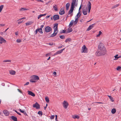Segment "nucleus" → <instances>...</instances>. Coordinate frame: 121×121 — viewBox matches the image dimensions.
<instances>
[{"mask_svg": "<svg viewBox=\"0 0 121 121\" xmlns=\"http://www.w3.org/2000/svg\"><path fill=\"white\" fill-rule=\"evenodd\" d=\"M78 0H72V2L71 5L70 10L69 11L68 15L71 14V16L73 15L74 8L75 6H77L78 4Z\"/></svg>", "mask_w": 121, "mask_h": 121, "instance_id": "obj_1", "label": "nucleus"}, {"mask_svg": "<svg viewBox=\"0 0 121 121\" xmlns=\"http://www.w3.org/2000/svg\"><path fill=\"white\" fill-rule=\"evenodd\" d=\"M80 13L78 12L75 17V20L74 22L75 24L77 23L78 20V18H79L81 16V14H80Z\"/></svg>", "mask_w": 121, "mask_h": 121, "instance_id": "obj_2", "label": "nucleus"}, {"mask_svg": "<svg viewBox=\"0 0 121 121\" xmlns=\"http://www.w3.org/2000/svg\"><path fill=\"white\" fill-rule=\"evenodd\" d=\"M81 52L82 53H86L87 52V49L85 46L83 45L82 48Z\"/></svg>", "mask_w": 121, "mask_h": 121, "instance_id": "obj_3", "label": "nucleus"}, {"mask_svg": "<svg viewBox=\"0 0 121 121\" xmlns=\"http://www.w3.org/2000/svg\"><path fill=\"white\" fill-rule=\"evenodd\" d=\"M99 51L101 52L103 55H105L106 53V51L105 47H103L102 49L100 50Z\"/></svg>", "mask_w": 121, "mask_h": 121, "instance_id": "obj_4", "label": "nucleus"}, {"mask_svg": "<svg viewBox=\"0 0 121 121\" xmlns=\"http://www.w3.org/2000/svg\"><path fill=\"white\" fill-rule=\"evenodd\" d=\"M63 106L64 108H67L68 105V104L67 101H64L63 102Z\"/></svg>", "mask_w": 121, "mask_h": 121, "instance_id": "obj_5", "label": "nucleus"}, {"mask_svg": "<svg viewBox=\"0 0 121 121\" xmlns=\"http://www.w3.org/2000/svg\"><path fill=\"white\" fill-rule=\"evenodd\" d=\"M45 31L46 32H50L52 30V29L49 26H47L45 28Z\"/></svg>", "mask_w": 121, "mask_h": 121, "instance_id": "obj_6", "label": "nucleus"}, {"mask_svg": "<svg viewBox=\"0 0 121 121\" xmlns=\"http://www.w3.org/2000/svg\"><path fill=\"white\" fill-rule=\"evenodd\" d=\"M91 3L90 1H89L87 5L88 11V13H89L91 8Z\"/></svg>", "mask_w": 121, "mask_h": 121, "instance_id": "obj_7", "label": "nucleus"}, {"mask_svg": "<svg viewBox=\"0 0 121 121\" xmlns=\"http://www.w3.org/2000/svg\"><path fill=\"white\" fill-rule=\"evenodd\" d=\"M33 107L34 108H35L36 109H39L40 108V105L37 102L33 105Z\"/></svg>", "mask_w": 121, "mask_h": 121, "instance_id": "obj_8", "label": "nucleus"}, {"mask_svg": "<svg viewBox=\"0 0 121 121\" xmlns=\"http://www.w3.org/2000/svg\"><path fill=\"white\" fill-rule=\"evenodd\" d=\"M6 40L3 37L0 36V43L1 44L3 43H5Z\"/></svg>", "mask_w": 121, "mask_h": 121, "instance_id": "obj_9", "label": "nucleus"}, {"mask_svg": "<svg viewBox=\"0 0 121 121\" xmlns=\"http://www.w3.org/2000/svg\"><path fill=\"white\" fill-rule=\"evenodd\" d=\"M53 18L54 21L58 20L59 19V16L58 15H54L53 16Z\"/></svg>", "mask_w": 121, "mask_h": 121, "instance_id": "obj_10", "label": "nucleus"}, {"mask_svg": "<svg viewBox=\"0 0 121 121\" xmlns=\"http://www.w3.org/2000/svg\"><path fill=\"white\" fill-rule=\"evenodd\" d=\"M57 27L58 24H55L54 27V32H58V31L57 30Z\"/></svg>", "mask_w": 121, "mask_h": 121, "instance_id": "obj_11", "label": "nucleus"}, {"mask_svg": "<svg viewBox=\"0 0 121 121\" xmlns=\"http://www.w3.org/2000/svg\"><path fill=\"white\" fill-rule=\"evenodd\" d=\"M94 25H95L94 24L90 25L87 28V30L89 31L93 27Z\"/></svg>", "mask_w": 121, "mask_h": 121, "instance_id": "obj_12", "label": "nucleus"}, {"mask_svg": "<svg viewBox=\"0 0 121 121\" xmlns=\"http://www.w3.org/2000/svg\"><path fill=\"white\" fill-rule=\"evenodd\" d=\"M28 94L34 97L35 96V94L32 92L30 91H28Z\"/></svg>", "mask_w": 121, "mask_h": 121, "instance_id": "obj_13", "label": "nucleus"}, {"mask_svg": "<svg viewBox=\"0 0 121 121\" xmlns=\"http://www.w3.org/2000/svg\"><path fill=\"white\" fill-rule=\"evenodd\" d=\"M83 14L85 15H86L87 13V9H83L82 11Z\"/></svg>", "mask_w": 121, "mask_h": 121, "instance_id": "obj_14", "label": "nucleus"}, {"mask_svg": "<svg viewBox=\"0 0 121 121\" xmlns=\"http://www.w3.org/2000/svg\"><path fill=\"white\" fill-rule=\"evenodd\" d=\"M3 112L5 115L7 116L9 114V112L6 110L3 111Z\"/></svg>", "mask_w": 121, "mask_h": 121, "instance_id": "obj_15", "label": "nucleus"}, {"mask_svg": "<svg viewBox=\"0 0 121 121\" xmlns=\"http://www.w3.org/2000/svg\"><path fill=\"white\" fill-rule=\"evenodd\" d=\"M32 78L35 80H38L39 79V77L37 75H34L32 76Z\"/></svg>", "mask_w": 121, "mask_h": 121, "instance_id": "obj_16", "label": "nucleus"}, {"mask_svg": "<svg viewBox=\"0 0 121 121\" xmlns=\"http://www.w3.org/2000/svg\"><path fill=\"white\" fill-rule=\"evenodd\" d=\"M65 13V12L62 9H61L60 10L59 12V13L61 15H63Z\"/></svg>", "mask_w": 121, "mask_h": 121, "instance_id": "obj_17", "label": "nucleus"}, {"mask_svg": "<svg viewBox=\"0 0 121 121\" xmlns=\"http://www.w3.org/2000/svg\"><path fill=\"white\" fill-rule=\"evenodd\" d=\"M96 55L97 56H99L102 55V54L101 52L99 51L98 52H96Z\"/></svg>", "mask_w": 121, "mask_h": 121, "instance_id": "obj_18", "label": "nucleus"}, {"mask_svg": "<svg viewBox=\"0 0 121 121\" xmlns=\"http://www.w3.org/2000/svg\"><path fill=\"white\" fill-rule=\"evenodd\" d=\"M65 48H64L56 52L57 53V54H58L61 53L62 52L63 50H65Z\"/></svg>", "mask_w": 121, "mask_h": 121, "instance_id": "obj_19", "label": "nucleus"}, {"mask_svg": "<svg viewBox=\"0 0 121 121\" xmlns=\"http://www.w3.org/2000/svg\"><path fill=\"white\" fill-rule=\"evenodd\" d=\"M103 47H104L103 45H102V43L99 44L98 45V48L99 50L102 49Z\"/></svg>", "mask_w": 121, "mask_h": 121, "instance_id": "obj_20", "label": "nucleus"}, {"mask_svg": "<svg viewBox=\"0 0 121 121\" xmlns=\"http://www.w3.org/2000/svg\"><path fill=\"white\" fill-rule=\"evenodd\" d=\"M11 118L14 121H17V118L13 116H12L11 117Z\"/></svg>", "mask_w": 121, "mask_h": 121, "instance_id": "obj_21", "label": "nucleus"}, {"mask_svg": "<svg viewBox=\"0 0 121 121\" xmlns=\"http://www.w3.org/2000/svg\"><path fill=\"white\" fill-rule=\"evenodd\" d=\"M57 33V32H54V33L50 35V37H53L55 36L56 35Z\"/></svg>", "mask_w": 121, "mask_h": 121, "instance_id": "obj_22", "label": "nucleus"}, {"mask_svg": "<svg viewBox=\"0 0 121 121\" xmlns=\"http://www.w3.org/2000/svg\"><path fill=\"white\" fill-rule=\"evenodd\" d=\"M15 72L13 70H11L9 71V73L10 74L12 75H14L15 73Z\"/></svg>", "mask_w": 121, "mask_h": 121, "instance_id": "obj_23", "label": "nucleus"}, {"mask_svg": "<svg viewBox=\"0 0 121 121\" xmlns=\"http://www.w3.org/2000/svg\"><path fill=\"white\" fill-rule=\"evenodd\" d=\"M70 6V4L69 3H67L66 5V10H68Z\"/></svg>", "mask_w": 121, "mask_h": 121, "instance_id": "obj_24", "label": "nucleus"}, {"mask_svg": "<svg viewBox=\"0 0 121 121\" xmlns=\"http://www.w3.org/2000/svg\"><path fill=\"white\" fill-rule=\"evenodd\" d=\"M73 22L74 21L73 20H72L71 21L69 25V27H70L72 26L73 24Z\"/></svg>", "mask_w": 121, "mask_h": 121, "instance_id": "obj_25", "label": "nucleus"}, {"mask_svg": "<svg viewBox=\"0 0 121 121\" xmlns=\"http://www.w3.org/2000/svg\"><path fill=\"white\" fill-rule=\"evenodd\" d=\"M72 117L74 119L77 118L78 119L79 118V116L77 115L72 116Z\"/></svg>", "mask_w": 121, "mask_h": 121, "instance_id": "obj_26", "label": "nucleus"}, {"mask_svg": "<svg viewBox=\"0 0 121 121\" xmlns=\"http://www.w3.org/2000/svg\"><path fill=\"white\" fill-rule=\"evenodd\" d=\"M32 23L33 22L31 21H29L26 23V26H29L31 25Z\"/></svg>", "mask_w": 121, "mask_h": 121, "instance_id": "obj_27", "label": "nucleus"}, {"mask_svg": "<svg viewBox=\"0 0 121 121\" xmlns=\"http://www.w3.org/2000/svg\"><path fill=\"white\" fill-rule=\"evenodd\" d=\"M116 109L115 108H114L112 109L111 112L112 114H114L116 113Z\"/></svg>", "mask_w": 121, "mask_h": 121, "instance_id": "obj_28", "label": "nucleus"}, {"mask_svg": "<svg viewBox=\"0 0 121 121\" xmlns=\"http://www.w3.org/2000/svg\"><path fill=\"white\" fill-rule=\"evenodd\" d=\"M108 96L109 97V99H110L111 101H112V102L114 101V100L113 99L112 97H111V96L108 95Z\"/></svg>", "mask_w": 121, "mask_h": 121, "instance_id": "obj_29", "label": "nucleus"}, {"mask_svg": "<svg viewBox=\"0 0 121 121\" xmlns=\"http://www.w3.org/2000/svg\"><path fill=\"white\" fill-rule=\"evenodd\" d=\"M11 62V60H3V62Z\"/></svg>", "mask_w": 121, "mask_h": 121, "instance_id": "obj_30", "label": "nucleus"}, {"mask_svg": "<svg viewBox=\"0 0 121 121\" xmlns=\"http://www.w3.org/2000/svg\"><path fill=\"white\" fill-rule=\"evenodd\" d=\"M71 40V39L70 38H68L66 39L65 42L67 43L68 42H70Z\"/></svg>", "mask_w": 121, "mask_h": 121, "instance_id": "obj_31", "label": "nucleus"}, {"mask_svg": "<svg viewBox=\"0 0 121 121\" xmlns=\"http://www.w3.org/2000/svg\"><path fill=\"white\" fill-rule=\"evenodd\" d=\"M118 56V54H117L114 56L115 58L114 59V60H117L119 58V56Z\"/></svg>", "mask_w": 121, "mask_h": 121, "instance_id": "obj_32", "label": "nucleus"}, {"mask_svg": "<svg viewBox=\"0 0 121 121\" xmlns=\"http://www.w3.org/2000/svg\"><path fill=\"white\" fill-rule=\"evenodd\" d=\"M117 70L121 71V67L118 66L116 69Z\"/></svg>", "mask_w": 121, "mask_h": 121, "instance_id": "obj_33", "label": "nucleus"}, {"mask_svg": "<svg viewBox=\"0 0 121 121\" xmlns=\"http://www.w3.org/2000/svg\"><path fill=\"white\" fill-rule=\"evenodd\" d=\"M38 31L41 34H42L43 33V32L42 31V29H37Z\"/></svg>", "mask_w": 121, "mask_h": 121, "instance_id": "obj_34", "label": "nucleus"}, {"mask_svg": "<svg viewBox=\"0 0 121 121\" xmlns=\"http://www.w3.org/2000/svg\"><path fill=\"white\" fill-rule=\"evenodd\" d=\"M119 5V4H117L116 5H113L112 6V9H114V8H115L117 6H118Z\"/></svg>", "mask_w": 121, "mask_h": 121, "instance_id": "obj_35", "label": "nucleus"}, {"mask_svg": "<svg viewBox=\"0 0 121 121\" xmlns=\"http://www.w3.org/2000/svg\"><path fill=\"white\" fill-rule=\"evenodd\" d=\"M72 28H70L68 29V33L71 32L72 31Z\"/></svg>", "mask_w": 121, "mask_h": 121, "instance_id": "obj_36", "label": "nucleus"}, {"mask_svg": "<svg viewBox=\"0 0 121 121\" xmlns=\"http://www.w3.org/2000/svg\"><path fill=\"white\" fill-rule=\"evenodd\" d=\"M28 10V9H26V8H22V9H20V10L21 11H23L26 10Z\"/></svg>", "mask_w": 121, "mask_h": 121, "instance_id": "obj_37", "label": "nucleus"}, {"mask_svg": "<svg viewBox=\"0 0 121 121\" xmlns=\"http://www.w3.org/2000/svg\"><path fill=\"white\" fill-rule=\"evenodd\" d=\"M45 100L48 103L49 102V99L48 98V97H46L45 98Z\"/></svg>", "mask_w": 121, "mask_h": 121, "instance_id": "obj_38", "label": "nucleus"}, {"mask_svg": "<svg viewBox=\"0 0 121 121\" xmlns=\"http://www.w3.org/2000/svg\"><path fill=\"white\" fill-rule=\"evenodd\" d=\"M3 7L4 5H1L0 6V12L2 10Z\"/></svg>", "mask_w": 121, "mask_h": 121, "instance_id": "obj_39", "label": "nucleus"}, {"mask_svg": "<svg viewBox=\"0 0 121 121\" xmlns=\"http://www.w3.org/2000/svg\"><path fill=\"white\" fill-rule=\"evenodd\" d=\"M53 8L55 11H57V8L56 5H55V6H53Z\"/></svg>", "mask_w": 121, "mask_h": 121, "instance_id": "obj_40", "label": "nucleus"}, {"mask_svg": "<svg viewBox=\"0 0 121 121\" xmlns=\"http://www.w3.org/2000/svg\"><path fill=\"white\" fill-rule=\"evenodd\" d=\"M65 32V31L64 30H62L60 31V33H64Z\"/></svg>", "mask_w": 121, "mask_h": 121, "instance_id": "obj_41", "label": "nucleus"}, {"mask_svg": "<svg viewBox=\"0 0 121 121\" xmlns=\"http://www.w3.org/2000/svg\"><path fill=\"white\" fill-rule=\"evenodd\" d=\"M21 112L23 113L25 115H26L27 116V113H26V112L24 111L23 110H22V111Z\"/></svg>", "mask_w": 121, "mask_h": 121, "instance_id": "obj_42", "label": "nucleus"}, {"mask_svg": "<svg viewBox=\"0 0 121 121\" xmlns=\"http://www.w3.org/2000/svg\"><path fill=\"white\" fill-rule=\"evenodd\" d=\"M102 33V32L100 31H99V34H98V35H97V37H99L100 35Z\"/></svg>", "mask_w": 121, "mask_h": 121, "instance_id": "obj_43", "label": "nucleus"}, {"mask_svg": "<svg viewBox=\"0 0 121 121\" xmlns=\"http://www.w3.org/2000/svg\"><path fill=\"white\" fill-rule=\"evenodd\" d=\"M18 22L17 23L18 24H21V23H22V22L23 21L22 20H19V19H18Z\"/></svg>", "mask_w": 121, "mask_h": 121, "instance_id": "obj_44", "label": "nucleus"}, {"mask_svg": "<svg viewBox=\"0 0 121 121\" xmlns=\"http://www.w3.org/2000/svg\"><path fill=\"white\" fill-rule=\"evenodd\" d=\"M38 113L39 115H41V116L42 115V111H39L38 112Z\"/></svg>", "mask_w": 121, "mask_h": 121, "instance_id": "obj_45", "label": "nucleus"}, {"mask_svg": "<svg viewBox=\"0 0 121 121\" xmlns=\"http://www.w3.org/2000/svg\"><path fill=\"white\" fill-rule=\"evenodd\" d=\"M30 81L32 82H36V81L34 80L30 79Z\"/></svg>", "mask_w": 121, "mask_h": 121, "instance_id": "obj_46", "label": "nucleus"}, {"mask_svg": "<svg viewBox=\"0 0 121 121\" xmlns=\"http://www.w3.org/2000/svg\"><path fill=\"white\" fill-rule=\"evenodd\" d=\"M60 38L61 39H64L65 37L64 35H60Z\"/></svg>", "mask_w": 121, "mask_h": 121, "instance_id": "obj_47", "label": "nucleus"}, {"mask_svg": "<svg viewBox=\"0 0 121 121\" xmlns=\"http://www.w3.org/2000/svg\"><path fill=\"white\" fill-rule=\"evenodd\" d=\"M16 41L17 43H19L21 42V40L20 39H17L16 40Z\"/></svg>", "mask_w": 121, "mask_h": 121, "instance_id": "obj_48", "label": "nucleus"}, {"mask_svg": "<svg viewBox=\"0 0 121 121\" xmlns=\"http://www.w3.org/2000/svg\"><path fill=\"white\" fill-rule=\"evenodd\" d=\"M43 16V15L42 14H40V15H39L38 16V19H39L40 18H41Z\"/></svg>", "mask_w": 121, "mask_h": 121, "instance_id": "obj_49", "label": "nucleus"}, {"mask_svg": "<svg viewBox=\"0 0 121 121\" xmlns=\"http://www.w3.org/2000/svg\"><path fill=\"white\" fill-rule=\"evenodd\" d=\"M14 111L19 115H21L19 112H18L16 110H14Z\"/></svg>", "mask_w": 121, "mask_h": 121, "instance_id": "obj_50", "label": "nucleus"}, {"mask_svg": "<svg viewBox=\"0 0 121 121\" xmlns=\"http://www.w3.org/2000/svg\"><path fill=\"white\" fill-rule=\"evenodd\" d=\"M54 115H52L50 117V118L51 119H54Z\"/></svg>", "mask_w": 121, "mask_h": 121, "instance_id": "obj_51", "label": "nucleus"}, {"mask_svg": "<svg viewBox=\"0 0 121 121\" xmlns=\"http://www.w3.org/2000/svg\"><path fill=\"white\" fill-rule=\"evenodd\" d=\"M38 31L37 29L35 30V34L36 35L37 34Z\"/></svg>", "mask_w": 121, "mask_h": 121, "instance_id": "obj_52", "label": "nucleus"}, {"mask_svg": "<svg viewBox=\"0 0 121 121\" xmlns=\"http://www.w3.org/2000/svg\"><path fill=\"white\" fill-rule=\"evenodd\" d=\"M29 83V82H27L24 85V86H25V85H28Z\"/></svg>", "mask_w": 121, "mask_h": 121, "instance_id": "obj_53", "label": "nucleus"}, {"mask_svg": "<svg viewBox=\"0 0 121 121\" xmlns=\"http://www.w3.org/2000/svg\"><path fill=\"white\" fill-rule=\"evenodd\" d=\"M44 26L43 25H41L40 26V29H42V28Z\"/></svg>", "mask_w": 121, "mask_h": 121, "instance_id": "obj_54", "label": "nucleus"}, {"mask_svg": "<svg viewBox=\"0 0 121 121\" xmlns=\"http://www.w3.org/2000/svg\"><path fill=\"white\" fill-rule=\"evenodd\" d=\"M4 24H0V26H4L5 25Z\"/></svg>", "mask_w": 121, "mask_h": 121, "instance_id": "obj_55", "label": "nucleus"}, {"mask_svg": "<svg viewBox=\"0 0 121 121\" xmlns=\"http://www.w3.org/2000/svg\"><path fill=\"white\" fill-rule=\"evenodd\" d=\"M56 72H53V74L54 75H56Z\"/></svg>", "mask_w": 121, "mask_h": 121, "instance_id": "obj_56", "label": "nucleus"}, {"mask_svg": "<svg viewBox=\"0 0 121 121\" xmlns=\"http://www.w3.org/2000/svg\"><path fill=\"white\" fill-rule=\"evenodd\" d=\"M48 44L49 45L51 46L53 45V43H49Z\"/></svg>", "mask_w": 121, "mask_h": 121, "instance_id": "obj_57", "label": "nucleus"}, {"mask_svg": "<svg viewBox=\"0 0 121 121\" xmlns=\"http://www.w3.org/2000/svg\"><path fill=\"white\" fill-rule=\"evenodd\" d=\"M17 90L19 92L21 93H22V92L21 91H20L19 89H17Z\"/></svg>", "mask_w": 121, "mask_h": 121, "instance_id": "obj_58", "label": "nucleus"}, {"mask_svg": "<svg viewBox=\"0 0 121 121\" xmlns=\"http://www.w3.org/2000/svg\"><path fill=\"white\" fill-rule=\"evenodd\" d=\"M26 18L25 17H24L23 18H22L20 19H19V20H22V19H25Z\"/></svg>", "mask_w": 121, "mask_h": 121, "instance_id": "obj_59", "label": "nucleus"}, {"mask_svg": "<svg viewBox=\"0 0 121 121\" xmlns=\"http://www.w3.org/2000/svg\"><path fill=\"white\" fill-rule=\"evenodd\" d=\"M81 5L80 6V7H79V10H78V12H79V13H80V9H81Z\"/></svg>", "mask_w": 121, "mask_h": 121, "instance_id": "obj_60", "label": "nucleus"}, {"mask_svg": "<svg viewBox=\"0 0 121 121\" xmlns=\"http://www.w3.org/2000/svg\"><path fill=\"white\" fill-rule=\"evenodd\" d=\"M47 106H48V104H46V106L45 107H44V109H45H45H46V108H47Z\"/></svg>", "mask_w": 121, "mask_h": 121, "instance_id": "obj_61", "label": "nucleus"}, {"mask_svg": "<svg viewBox=\"0 0 121 121\" xmlns=\"http://www.w3.org/2000/svg\"><path fill=\"white\" fill-rule=\"evenodd\" d=\"M5 84L4 83H2L1 84V85L3 86H5Z\"/></svg>", "mask_w": 121, "mask_h": 121, "instance_id": "obj_62", "label": "nucleus"}, {"mask_svg": "<svg viewBox=\"0 0 121 121\" xmlns=\"http://www.w3.org/2000/svg\"><path fill=\"white\" fill-rule=\"evenodd\" d=\"M15 34L16 35H18V32H17L15 33Z\"/></svg>", "mask_w": 121, "mask_h": 121, "instance_id": "obj_63", "label": "nucleus"}, {"mask_svg": "<svg viewBox=\"0 0 121 121\" xmlns=\"http://www.w3.org/2000/svg\"><path fill=\"white\" fill-rule=\"evenodd\" d=\"M49 54L48 53H47L46 54L45 56H49Z\"/></svg>", "mask_w": 121, "mask_h": 121, "instance_id": "obj_64", "label": "nucleus"}]
</instances>
